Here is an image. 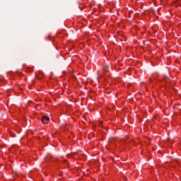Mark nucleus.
Returning a JSON list of instances; mask_svg holds the SVG:
<instances>
[{
  "instance_id": "f03ea898",
  "label": "nucleus",
  "mask_w": 181,
  "mask_h": 181,
  "mask_svg": "<svg viewBox=\"0 0 181 181\" xmlns=\"http://www.w3.org/2000/svg\"><path fill=\"white\" fill-rule=\"evenodd\" d=\"M99 125H100V127H103V122H99Z\"/></svg>"
},
{
  "instance_id": "7ed1b4c3",
  "label": "nucleus",
  "mask_w": 181,
  "mask_h": 181,
  "mask_svg": "<svg viewBox=\"0 0 181 181\" xmlns=\"http://www.w3.org/2000/svg\"><path fill=\"white\" fill-rule=\"evenodd\" d=\"M105 71H107V69H105Z\"/></svg>"
},
{
  "instance_id": "20e7f679",
  "label": "nucleus",
  "mask_w": 181,
  "mask_h": 181,
  "mask_svg": "<svg viewBox=\"0 0 181 181\" xmlns=\"http://www.w3.org/2000/svg\"><path fill=\"white\" fill-rule=\"evenodd\" d=\"M97 80H98V78H97Z\"/></svg>"
},
{
  "instance_id": "f257e3e1",
  "label": "nucleus",
  "mask_w": 181,
  "mask_h": 181,
  "mask_svg": "<svg viewBox=\"0 0 181 181\" xmlns=\"http://www.w3.org/2000/svg\"><path fill=\"white\" fill-rule=\"evenodd\" d=\"M50 118H49V117L47 116H44L42 118V124H47V122H49Z\"/></svg>"
}]
</instances>
